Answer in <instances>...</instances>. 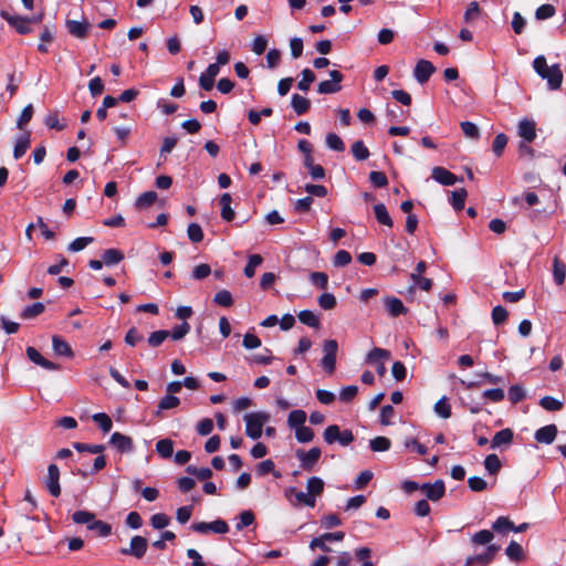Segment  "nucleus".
<instances>
[{
    "mask_svg": "<svg viewBox=\"0 0 566 566\" xmlns=\"http://www.w3.org/2000/svg\"><path fill=\"white\" fill-rule=\"evenodd\" d=\"M270 416L266 412H251L244 416L247 423L245 433L253 440L259 439L262 436V429L265 422H268Z\"/></svg>",
    "mask_w": 566,
    "mask_h": 566,
    "instance_id": "1",
    "label": "nucleus"
},
{
    "mask_svg": "<svg viewBox=\"0 0 566 566\" xmlns=\"http://www.w3.org/2000/svg\"><path fill=\"white\" fill-rule=\"evenodd\" d=\"M338 344L335 339H327L323 344L324 356L321 360L322 367L328 373L333 374L336 368V355Z\"/></svg>",
    "mask_w": 566,
    "mask_h": 566,
    "instance_id": "2",
    "label": "nucleus"
},
{
    "mask_svg": "<svg viewBox=\"0 0 566 566\" xmlns=\"http://www.w3.org/2000/svg\"><path fill=\"white\" fill-rule=\"evenodd\" d=\"M295 455L300 461L301 468L304 471L311 472L321 459L322 450L318 447H314L308 451L298 449Z\"/></svg>",
    "mask_w": 566,
    "mask_h": 566,
    "instance_id": "3",
    "label": "nucleus"
},
{
    "mask_svg": "<svg viewBox=\"0 0 566 566\" xmlns=\"http://www.w3.org/2000/svg\"><path fill=\"white\" fill-rule=\"evenodd\" d=\"M1 17L13 28V30L20 34L33 32L31 24L35 22L33 19L22 18L15 14H11L8 11H2Z\"/></svg>",
    "mask_w": 566,
    "mask_h": 566,
    "instance_id": "4",
    "label": "nucleus"
},
{
    "mask_svg": "<svg viewBox=\"0 0 566 566\" xmlns=\"http://www.w3.org/2000/svg\"><path fill=\"white\" fill-rule=\"evenodd\" d=\"M193 532L200 534H207L208 532H213L217 534H226L229 531V526L226 521L218 518L213 522H199L193 523L191 526Z\"/></svg>",
    "mask_w": 566,
    "mask_h": 566,
    "instance_id": "5",
    "label": "nucleus"
},
{
    "mask_svg": "<svg viewBox=\"0 0 566 566\" xmlns=\"http://www.w3.org/2000/svg\"><path fill=\"white\" fill-rule=\"evenodd\" d=\"M147 547V539L140 535H135L130 539L129 547H122L119 553L123 555H130L139 559L146 554Z\"/></svg>",
    "mask_w": 566,
    "mask_h": 566,
    "instance_id": "6",
    "label": "nucleus"
},
{
    "mask_svg": "<svg viewBox=\"0 0 566 566\" xmlns=\"http://www.w3.org/2000/svg\"><path fill=\"white\" fill-rule=\"evenodd\" d=\"M331 80L322 81L317 86V92L319 94H334L342 90L340 82L344 78V75L336 70L329 72Z\"/></svg>",
    "mask_w": 566,
    "mask_h": 566,
    "instance_id": "7",
    "label": "nucleus"
},
{
    "mask_svg": "<svg viewBox=\"0 0 566 566\" xmlns=\"http://www.w3.org/2000/svg\"><path fill=\"white\" fill-rule=\"evenodd\" d=\"M436 66L428 60H419L413 69V76L419 84L427 83L436 72Z\"/></svg>",
    "mask_w": 566,
    "mask_h": 566,
    "instance_id": "8",
    "label": "nucleus"
},
{
    "mask_svg": "<svg viewBox=\"0 0 566 566\" xmlns=\"http://www.w3.org/2000/svg\"><path fill=\"white\" fill-rule=\"evenodd\" d=\"M45 486L50 494L54 497H59L61 494L60 486V470L56 464H50L48 468V476L44 481Z\"/></svg>",
    "mask_w": 566,
    "mask_h": 566,
    "instance_id": "9",
    "label": "nucleus"
},
{
    "mask_svg": "<svg viewBox=\"0 0 566 566\" xmlns=\"http://www.w3.org/2000/svg\"><path fill=\"white\" fill-rule=\"evenodd\" d=\"M420 490L424 492L428 500L437 502L446 494V485L442 480H437L434 483H423Z\"/></svg>",
    "mask_w": 566,
    "mask_h": 566,
    "instance_id": "10",
    "label": "nucleus"
},
{
    "mask_svg": "<svg viewBox=\"0 0 566 566\" xmlns=\"http://www.w3.org/2000/svg\"><path fill=\"white\" fill-rule=\"evenodd\" d=\"M109 443L120 453H128L134 449L133 439L119 432H114L111 436Z\"/></svg>",
    "mask_w": 566,
    "mask_h": 566,
    "instance_id": "11",
    "label": "nucleus"
},
{
    "mask_svg": "<svg viewBox=\"0 0 566 566\" xmlns=\"http://www.w3.org/2000/svg\"><path fill=\"white\" fill-rule=\"evenodd\" d=\"M25 353H27L28 358H29L32 363H34V364H36V365L41 366L42 368H45V369H49V370H57V369H60V365H59V364L53 363V361H51V360H49V359L44 358V357H43V356L38 352V349H35V348H34V347H32V346H29V347L27 348Z\"/></svg>",
    "mask_w": 566,
    "mask_h": 566,
    "instance_id": "12",
    "label": "nucleus"
},
{
    "mask_svg": "<svg viewBox=\"0 0 566 566\" xmlns=\"http://www.w3.org/2000/svg\"><path fill=\"white\" fill-rule=\"evenodd\" d=\"M431 176L437 182L443 186H452L460 180L454 174L439 166L432 169Z\"/></svg>",
    "mask_w": 566,
    "mask_h": 566,
    "instance_id": "13",
    "label": "nucleus"
},
{
    "mask_svg": "<svg viewBox=\"0 0 566 566\" xmlns=\"http://www.w3.org/2000/svg\"><path fill=\"white\" fill-rule=\"evenodd\" d=\"M558 429L555 424H547L535 432V440L539 443L551 444L555 441Z\"/></svg>",
    "mask_w": 566,
    "mask_h": 566,
    "instance_id": "14",
    "label": "nucleus"
},
{
    "mask_svg": "<svg viewBox=\"0 0 566 566\" xmlns=\"http://www.w3.org/2000/svg\"><path fill=\"white\" fill-rule=\"evenodd\" d=\"M384 304L388 314L392 317L405 315L408 312V308L403 305V303L395 296H386L384 298Z\"/></svg>",
    "mask_w": 566,
    "mask_h": 566,
    "instance_id": "15",
    "label": "nucleus"
},
{
    "mask_svg": "<svg viewBox=\"0 0 566 566\" xmlns=\"http://www.w3.org/2000/svg\"><path fill=\"white\" fill-rule=\"evenodd\" d=\"M542 78L547 80L548 87L551 90H558L563 82V72L558 64H553L549 66L548 71L542 76Z\"/></svg>",
    "mask_w": 566,
    "mask_h": 566,
    "instance_id": "16",
    "label": "nucleus"
},
{
    "mask_svg": "<svg viewBox=\"0 0 566 566\" xmlns=\"http://www.w3.org/2000/svg\"><path fill=\"white\" fill-rule=\"evenodd\" d=\"M518 135L527 143H532L536 137L535 123L530 119H522L518 123Z\"/></svg>",
    "mask_w": 566,
    "mask_h": 566,
    "instance_id": "17",
    "label": "nucleus"
},
{
    "mask_svg": "<svg viewBox=\"0 0 566 566\" xmlns=\"http://www.w3.org/2000/svg\"><path fill=\"white\" fill-rule=\"evenodd\" d=\"M514 439V432L510 428H505L499 432H496L491 441V447L493 449L502 447V446H510L513 442Z\"/></svg>",
    "mask_w": 566,
    "mask_h": 566,
    "instance_id": "18",
    "label": "nucleus"
},
{
    "mask_svg": "<svg viewBox=\"0 0 566 566\" xmlns=\"http://www.w3.org/2000/svg\"><path fill=\"white\" fill-rule=\"evenodd\" d=\"M52 347L56 355L72 358L74 353L67 342L57 335L52 336Z\"/></svg>",
    "mask_w": 566,
    "mask_h": 566,
    "instance_id": "19",
    "label": "nucleus"
},
{
    "mask_svg": "<svg viewBox=\"0 0 566 566\" xmlns=\"http://www.w3.org/2000/svg\"><path fill=\"white\" fill-rule=\"evenodd\" d=\"M374 213L377 222L381 226L392 228L394 221L384 203H376L374 206Z\"/></svg>",
    "mask_w": 566,
    "mask_h": 566,
    "instance_id": "20",
    "label": "nucleus"
},
{
    "mask_svg": "<svg viewBox=\"0 0 566 566\" xmlns=\"http://www.w3.org/2000/svg\"><path fill=\"white\" fill-rule=\"evenodd\" d=\"M231 195L226 192L221 195L220 197V205H221V218L228 222L232 221L234 219V211L231 208Z\"/></svg>",
    "mask_w": 566,
    "mask_h": 566,
    "instance_id": "21",
    "label": "nucleus"
},
{
    "mask_svg": "<svg viewBox=\"0 0 566 566\" xmlns=\"http://www.w3.org/2000/svg\"><path fill=\"white\" fill-rule=\"evenodd\" d=\"M66 28L72 35H85L91 31V24L87 21L69 20Z\"/></svg>",
    "mask_w": 566,
    "mask_h": 566,
    "instance_id": "22",
    "label": "nucleus"
},
{
    "mask_svg": "<svg viewBox=\"0 0 566 566\" xmlns=\"http://www.w3.org/2000/svg\"><path fill=\"white\" fill-rule=\"evenodd\" d=\"M553 276L557 285H562L566 279V264L558 256L553 260Z\"/></svg>",
    "mask_w": 566,
    "mask_h": 566,
    "instance_id": "23",
    "label": "nucleus"
},
{
    "mask_svg": "<svg viewBox=\"0 0 566 566\" xmlns=\"http://www.w3.org/2000/svg\"><path fill=\"white\" fill-rule=\"evenodd\" d=\"M291 105L297 115H303L310 109L311 102L302 95L294 94L292 96Z\"/></svg>",
    "mask_w": 566,
    "mask_h": 566,
    "instance_id": "24",
    "label": "nucleus"
},
{
    "mask_svg": "<svg viewBox=\"0 0 566 566\" xmlns=\"http://www.w3.org/2000/svg\"><path fill=\"white\" fill-rule=\"evenodd\" d=\"M180 405V399L174 395H166L163 397L157 406L156 416H160L161 411L177 408Z\"/></svg>",
    "mask_w": 566,
    "mask_h": 566,
    "instance_id": "25",
    "label": "nucleus"
},
{
    "mask_svg": "<svg viewBox=\"0 0 566 566\" xmlns=\"http://www.w3.org/2000/svg\"><path fill=\"white\" fill-rule=\"evenodd\" d=\"M297 317H298V321L306 326H310V327L316 328V329L321 327V322H319L318 316L310 310L301 311L298 313Z\"/></svg>",
    "mask_w": 566,
    "mask_h": 566,
    "instance_id": "26",
    "label": "nucleus"
},
{
    "mask_svg": "<svg viewBox=\"0 0 566 566\" xmlns=\"http://www.w3.org/2000/svg\"><path fill=\"white\" fill-rule=\"evenodd\" d=\"M390 352L380 347L373 348L366 356V363L369 365L377 364L384 359L390 358Z\"/></svg>",
    "mask_w": 566,
    "mask_h": 566,
    "instance_id": "27",
    "label": "nucleus"
},
{
    "mask_svg": "<svg viewBox=\"0 0 566 566\" xmlns=\"http://www.w3.org/2000/svg\"><path fill=\"white\" fill-rule=\"evenodd\" d=\"M31 138H30V132L22 135L15 143L14 149H13V157L15 159L21 158L28 148L30 147Z\"/></svg>",
    "mask_w": 566,
    "mask_h": 566,
    "instance_id": "28",
    "label": "nucleus"
},
{
    "mask_svg": "<svg viewBox=\"0 0 566 566\" xmlns=\"http://www.w3.org/2000/svg\"><path fill=\"white\" fill-rule=\"evenodd\" d=\"M468 191L464 188H460L451 192L450 203L457 211H461L464 208Z\"/></svg>",
    "mask_w": 566,
    "mask_h": 566,
    "instance_id": "29",
    "label": "nucleus"
},
{
    "mask_svg": "<svg viewBox=\"0 0 566 566\" xmlns=\"http://www.w3.org/2000/svg\"><path fill=\"white\" fill-rule=\"evenodd\" d=\"M506 556L513 562H521L525 558L523 547L515 541H512L505 549Z\"/></svg>",
    "mask_w": 566,
    "mask_h": 566,
    "instance_id": "30",
    "label": "nucleus"
},
{
    "mask_svg": "<svg viewBox=\"0 0 566 566\" xmlns=\"http://www.w3.org/2000/svg\"><path fill=\"white\" fill-rule=\"evenodd\" d=\"M307 493L314 499L321 495L324 491V481L318 476H312L306 483Z\"/></svg>",
    "mask_w": 566,
    "mask_h": 566,
    "instance_id": "31",
    "label": "nucleus"
},
{
    "mask_svg": "<svg viewBox=\"0 0 566 566\" xmlns=\"http://www.w3.org/2000/svg\"><path fill=\"white\" fill-rule=\"evenodd\" d=\"M102 260L105 265H114L124 260V253L117 249H107L103 252Z\"/></svg>",
    "mask_w": 566,
    "mask_h": 566,
    "instance_id": "32",
    "label": "nucleus"
},
{
    "mask_svg": "<svg viewBox=\"0 0 566 566\" xmlns=\"http://www.w3.org/2000/svg\"><path fill=\"white\" fill-rule=\"evenodd\" d=\"M45 311V306L41 302L27 306L20 314L22 319H32L41 315Z\"/></svg>",
    "mask_w": 566,
    "mask_h": 566,
    "instance_id": "33",
    "label": "nucleus"
},
{
    "mask_svg": "<svg viewBox=\"0 0 566 566\" xmlns=\"http://www.w3.org/2000/svg\"><path fill=\"white\" fill-rule=\"evenodd\" d=\"M305 421H306V412L304 410L296 409L289 413L287 424L290 426V428L297 429V428L304 426Z\"/></svg>",
    "mask_w": 566,
    "mask_h": 566,
    "instance_id": "34",
    "label": "nucleus"
},
{
    "mask_svg": "<svg viewBox=\"0 0 566 566\" xmlns=\"http://www.w3.org/2000/svg\"><path fill=\"white\" fill-rule=\"evenodd\" d=\"M484 468L491 475H496L502 468L500 458L495 453L486 455Z\"/></svg>",
    "mask_w": 566,
    "mask_h": 566,
    "instance_id": "35",
    "label": "nucleus"
},
{
    "mask_svg": "<svg viewBox=\"0 0 566 566\" xmlns=\"http://www.w3.org/2000/svg\"><path fill=\"white\" fill-rule=\"evenodd\" d=\"M352 154L356 160H366L370 153L363 140H356L350 147Z\"/></svg>",
    "mask_w": 566,
    "mask_h": 566,
    "instance_id": "36",
    "label": "nucleus"
},
{
    "mask_svg": "<svg viewBox=\"0 0 566 566\" xmlns=\"http://www.w3.org/2000/svg\"><path fill=\"white\" fill-rule=\"evenodd\" d=\"M157 198L158 196L155 191H146L136 199L135 206L137 209L150 207L156 202Z\"/></svg>",
    "mask_w": 566,
    "mask_h": 566,
    "instance_id": "37",
    "label": "nucleus"
},
{
    "mask_svg": "<svg viewBox=\"0 0 566 566\" xmlns=\"http://www.w3.org/2000/svg\"><path fill=\"white\" fill-rule=\"evenodd\" d=\"M87 530L96 532L97 535L101 537H106L112 533L111 524L101 520H95V522L91 523L87 526Z\"/></svg>",
    "mask_w": 566,
    "mask_h": 566,
    "instance_id": "38",
    "label": "nucleus"
},
{
    "mask_svg": "<svg viewBox=\"0 0 566 566\" xmlns=\"http://www.w3.org/2000/svg\"><path fill=\"white\" fill-rule=\"evenodd\" d=\"M289 493H294L295 499L297 501V504H304V505L310 506V507H314L315 506L316 501L308 493H304L302 491H296L295 488H290L286 491V496L289 495Z\"/></svg>",
    "mask_w": 566,
    "mask_h": 566,
    "instance_id": "39",
    "label": "nucleus"
},
{
    "mask_svg": "<svg viewBox=\"0 0 566 566\" xmlns=\"http://www.w3.org/2000/svg\"><path fill=\"white\" fill-rule=\"evenodd\" d=\"M156 451L161 458H170L174 453V442L170 439H161L156 443Z\"/></svg>",
    "mask_w": 566,
    "mask_h": 566,
    "instance_id": "40",
    "label": "nucleus"
},
{
    "mask_svg": "<svg viewBox=\"0 0 566 566\" xmlns=\"http://www.w3.org/2000/svg\"><path fill=\"white\" fill-rule=\"evenodd\" d=\"M170 336V331H167V329H159V331H156V332H153L148 339H147V343L150 347H158L160 346L168 337Z\"/></svg>",
    "mask_w": 566,
    "mask_h": 566,
    "instance_id": "41",
    "label": "nucleus"
},
{
    "mask_svg": "<svg viewBox=\"0 0 566 566\" xmlns=\"http://www.w3.org/2000/svg\"><path fill=\"white\" fill-rule=\"evenodd\" d=\"M72 521L75 524H86L88 526L95 522V514L88 511H76L72 514Z\"/></svg>",
    "mask_w": 566,
    "mask_h": 566,
    "instance_id": "42",
    "label": "nucleus"
},
{
    "mask_svg": "<svg viewBox=\"0 0 566 566\" xmlns=\"http://www.w3.org/2000/svg\"><path fill=\"white\" fill-rule=\"evenodd\" d=\"M391 442L386 437H376L370 440L369 447L374 452H384L390 449Z\"/></svg>",
    "mask_w": 566,
    "mask_h": 566,
    "instance_id": "43",
    "label": "nucleus"
},
{
    "mask_svg": "<svg viewBox=\"0 0 566 566\" xmlns=\"http://www.w3.org/2000/svg\"><path fill=\"white\" fill-rule=\"evenodd\" d=\"M255 522V515L251 510L240 513L239 522L235 524L237 531H242L244 527L252 525Z\"/></svg>",
    "mask_w": 566,
    "mask_h": 566,
    "instance_id": "44",
    "label": "nucleus"
},
{
    "mask_svg": "<svg viewBox=\"0 0 566 566\" xmlns=\"http://www.w3.org/2000/svg\"><path fill=\"white\" fill-rule=\"evenodd\" d=\"M275 464L271 459L264 460L256 465V472L259 475H266L272 473L275 478H280L281 473L274 470Z\"/></svg>",
    "mask_w": 566,
    "mask_h": 566,
    "instance_id": "45",
    "label": "nucleus"
},
{
    "mask_svg": "<svg viewBox=\"0 0 566 566\" xmlns=\"http://www.w3.org/2000/svg\"><path fill=\"white\" fill-rule=\"evenodd\" d=\"M315 437L314 430L310 427L302 426L295 429V438L301 443L311 442Z\"/></svg>",
    "mask_w": 566,
    "mask_h": 566,
    "instance_id": "46",
    "label": "nucleus"
},
{
    "mask_svg": "<svg viewBox=\"0 0 566 566\" xmlns=\"http://www.w3.org/2000/svg\"><path fill=\"white\" fill-rule=\"evenodd\" d=\"M539 406L547 411H558L563 408V402L552 396H544L539 400Z\"/></svg>",
    "mask_w": 566,
    "mask_h": 566,
    "instance_id": "47",
    "label": "nucleus"
},
{
    "mask_svg": "<svg viewBox=\"0 0 566 566\" xmlns=\"http://www.w3.org/2000/svg\"><path fill=\"white\" fill-rule=\"evenodd\" d=\"M93 421L98 424L103 432H109L113 426L112 419L104 412L95 413L92 417Z\"/></svg>",
    "mask_w": 566,
    "mask_h": 566,
    "instance_id": "48",
    "label": "nucleus"
},
{
    "mask_svg": "<svg viewBox=\"0 0 566 566\" xmlns=\"http://www.w3.org/2000/svg\"><path fill=\"white\" fill-rule=\"evenodd\" d=\"M434 411L443 419H448L451 417V406L447 397H442L436 402Z\"/></svg>",
    "mask_w": 566,
    "mask_h": 566,
    "instance_id": "49",
    "label": "nucleus"
},
{
    "mask_svg": "<svg viewBox=\"0 0 566 566\" xmlns=\"http://www.w3.org/2000/svg\"><path fill=\"white\" fill-rule=\"evenodd\" d=\"M492 528L497 533H505L513 531L514 523L506 516H500L492 525Z\"/></svg>",
    "mask_w": 566,
    "mask_h": 566,
    "instance_id": "50",
    "label": "nucleus"
},
{
    "mask_svg": "<svg viewBox=\"0 0 566 566\" xmlns=\"http://www.w3.org/2000/svg\"><path fill=\"white\" fill-rule=\"evenodd\" d=\"M263 262V258L260 254L250 255L249 261L244 268V275L252 277L255 274V268Z\"/></svg>",
    "mask_w": 566,
    "mask_h": 566,
    "instance_id": "51",
    "label": "nucleus"
},
{
    "mask_svg": "<svg viewBox=\"0 0 566 566\" xmlns=\"http://www.w3.org/2000/svg\"><path fill=\"white\" fill-rule=\"evenodd\" d=\"M325 140L326 145L335 151H343L345 149L343 139L335 133H328Z\"/></svg>",
    "mask_w": 566,
    "mask_h": 566,
    "instance_id": "52",
    "label": "nucleus"
},
{
    "mask_svg": "<svg viewBox=\"0 0 566 566\" xmlns=\"http://www.w3.org/2000/svg\"><path fill=\"white\" fill-rule=\"evenodd\" d=\"M317 302L318 305L325 311L333 310L337 305L336 297L332 293H323L318 296Z\"/></svg>",
    "mask_w": 566,
    "mask_h": 566,
    "instance_id": "53",
    "label": "nucleus"
},
{
    "mask_svg": "<svg viewBox=\"0 0 566 566\" xmlns=\"http://www.w3.org/2000/svg\"><path fill=\"white\" fill-rule=\"evenodd\" d=\"M213 302L220 306L230 307L233 304V298L228 290H221L214 295Z\"/></svg>",
    "mask_w": 566,
    "mask_h": 566,
    "instance_id": "54",
    "label": "nucleus"
},
{
    "mask_svg": "<svg viewBox=\"0 0 566 566\" xmlns=\"http://www.w3.org/2000/svg\"><path fill=\"white\" fill-rule=\"evenodd\" d=\"M188 238L193 243H199L203 240V231L198 223H190L187 229Z\"/></svg>",
    "mask_w": 566,
    "mask_h": 566,
    "instance_id": "55",
    "label": "nucleus"
},
{
    "mask_svg": "<svg viewBox=\"0 0 566 566\" xmlns=\"http://www.w3.org/2000/svg\"><path fill=\"white\" fill-rule=\"evenodd\" d=\"M493 537H494V535L491 531L482 530V531L475 533L471 537V541L473 544H476V545H485V544H490L491 541L493 539Z\"/></svg>",
    "mask_w": 566,
    "mask_h": 566,
    "instance_id": "56",
    "label": "nucleus"
},
{
    "mask_svg": "<svg viewBox=\"0 0 566 566\" xmlns=\"http://www.w3.org/2000/svg\"><path fill=\"white\" fill-rule=\"evenodd\" d=\"M315 81V74L312 70L305 69L302 71V80L298 82L297 87L306 92L310 90V85Z\"/></svg>",
    "mask_w": 566,
    "mask_h": 566,
    "instance_id": "57",
    "label": "nucleus"
},
{
    "mask_svg": "<svg viewBox=\"0 0 566 566\" xmlns=\"http://www.w3.org/2000/svg\"><path fill=\"white\" fill-rule=\"evenodd\" d=\"M324 440L328 444H333L340 438V430L337 424L328 426L324 431Z\"/></svg>",
    "mask_w": 566,
    "mask_h": 566,
    "instance_id": "58",
    "label": "nucleus"
},
{
    "mask_svg": "<svg viewBox=\"0 0 566 566\" xmlns=\"http://www.w3.org/2000/svg\"><path fill=\"white\" fill-rule=\"evenodd\" d=\"M507 145V136L503 133H500L495 136L492 145L493 153L500 157L502 156L504 148Z\"/></svg>",
    "mask_w": 566,
    "mask_h": 566,
    "instance_id": "59",
    "label": "nucleus"
},
{
    "mask_svg": "<svg viewBox=\"0 0 566 566\" xmlns=\"http://www.w3.org/2000/svg\"><path fill=\"white\" fill-rule=\"evenodd\" d=\"M94 241L93 237H81L75 239L69 244V251L78 252L85 249L90 243Z\"/></svg>",
    "mask_w": 566,
    "mask_h": 566,
    "instance_id": "60",
    "label": "nucleus"
},
{
    "mask_svg": "<svg viewBox=\"0 0 566 566\" xmlns=\"http://www.w3.org/2000/svg\"><path fill=\"white\" fill-rule=\"evenodd\" d=\"M311 282L321 290H326L328 285V276L324 272H312L310 275Z\"/></svg>",
    "mask_w": 566,
    "mask_h": 566,
    "instance_id": "61",
    "label": "nucleus"
},
{
    "mask_svg": "<svg viewBox=\"0 0 566 566\" xmlns=\"http://www.w3.org/2000/svg\"><path fill=\"white\" fill-rule=\"evenodd\" d=\"M170 522V518L167 514L165 513H157V514H154L150 518V524L156 530H163L165 528L166 526H168Z\"/></svg>",
    "mask_w": 566,
    "mask_h": 566,
    "instance_id": "62",
    "label": "nucleus"
},
{
    "mask_svg": "<svg viewBox=\"0 0 566 566\" xmlns=\"http://www.w3.org/2000/svg\"><path fill=\"white\" fill-rule=\"evenodd\" d=\"M555 8L554 6L552 4H542L541 7H538L535 11V18L537 20H546V19H549L552 18L554 14H555Z\"/></svg>",
    "mask_w": 566,
    "mask_h": 566,
    "instance_id": "63",
    "label": "nucleus"
},
{
    "mask_svg": "<svg viewBox=\"0 0 566 566\" xmlns=\"http://www.w3.org/2000/svg\"><path fill=\"white\" fill-rule=\"evenodd\" d=\"M525 398V390L520 385H513L509 389V399L512 403H517Z\"/></svg>",
    "mask_w": 566,
    "mask_h": 566,
    "instance_id": "64",
    "label": "nucleus"
}]
</instances>
